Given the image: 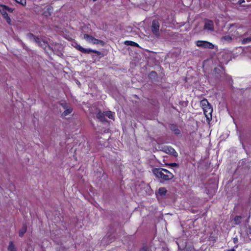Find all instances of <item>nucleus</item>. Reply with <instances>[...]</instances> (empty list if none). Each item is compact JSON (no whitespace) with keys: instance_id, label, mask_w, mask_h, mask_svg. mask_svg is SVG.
<instances>
[{"instance_id":"nucleus-30","label":"nucleus","mask_w":251,"mask_h":251,"mask_svg":"<svg viewBox=\"0 0 251 251\" xmlns=\"http://www.w3.org/2000/svg\"><path fill=\"white\" fill-rule=\"evenodd\" d=\"M140 251H148V248L147 247H144Z\"/></svg>"},{"instance_id":"nucleus-34","label":"nucleus","mask_w":251,"mask_h":251,"mask_svg":"<svg viewBox=\"0 0 251 251\" xmlns=\"http://www.w3.org/2000/svg\"><path fill=\"white\" fill-rule=\"evenodd\" d=\"M2 16H3V17H4V19H6V18H8L9 17L7 13L3 14V15H2Z\"/></svg>"},{"instance_id":"nucleus-3","label":"nucleus","mask_w":251,"mask_h":251,"mask_svg":"<svg viewBox=\"0 0 251 251\" xmlns=\"http://www.w3.org/2000/svg\"><path fill=\"white\" fill-rule=\"evenodd\" d=\"M83 38L88 42L91 43L94 45H97L99 44H101L103 45L104 43L102 41L96 39L93 36L86 34H84Z\"/></svg>"},{"instance_id":"nucleus-7","label":"nucleus","mask_w":251,"mask_h":251,"mask_svg":"<svg viewBox=\"0 0 251 251\" xmlns=\"http://www.w3.org/2000/svg\"><path fill=\"white\" fill-rule=\"evenodd\" d=\"M61 105L62 106L63 109H64V111L62 113V115L64 117L66 116L71 113L73 111L72 108L69 106L67 103L62 102L61 104Z\"/></svg>"},{"instance_id":"nucleus-9","label":"nucleus","mask_w":251,"mask_h":251,"mask_svg":"<svg viewBox=\"0 0 251 251\" xmlns=\"http://www.w3.org/2000/svg\"><path fill=\"white\" fill-rule=\"evenodd\" d=\"M203 29L210 31H213L214 28L213 22L211 21H206L205 23Z\"/></svg>"},{"instance_id":"nucleus-1","label":"nucleus","mask_w":251,"mask_h":251,"mask_svg":"<svg viewBox=\"0 0 251 251\" xmlns=\"http://www.w3.org/2000/svg\"><path fill=\"white\" fill-rule=\"evenodd\" d=\"M152 172L157 177L164 180H170L174 177L173 174L165 169L154 168L153 169Z\"/></svg>"},{"instance_id":"nucleus-26","label":"nucleus","mask_w":251,"mask_h":251,"mask_svg":"<svg viewBox=\"0 0 251 251\" xmlns=\"http://www.w3.org/2000/svg\"><path fill=\"white\" fill-rule=\"evenodd\" d=\"M27 37L31 40L33 41L35 36H34L32 34H27Z\"/></svg>"},{"instance_id":"nucleus-20","label":"nucleus","mask_w":251,"mask_h":251,"mask_svg":"<svg viewBox=\"0 0 251 251\" xmlns=\"http://www.w3.org/2000/svg\"><path fill=\"white\" fill-rule=\"evenodd\" d=\"M221 40L227 42H230L232 40V37L229 35L223 36Z\"/></svg>"},{"instance_id":"nucleus-25","label":"nucleus","mask_w":251,"mask_h":251,"mask_svg":"<svg viewBox=\"0 0 251 251\" xmlns=\"http://www.w3.org/2000/svg\"><path fill=\"white\" fill-rule=\"evenodd\" d=\"M172 130L174 131L176 134H179L180 133V131L176 128V126H172L171 127Z\"/></svg>"},{"instance_id":"nucleus-11","label":"nucleus","mask_w":251,"mask_h":251,"mask_svg":"<svg viewBox=\"0 0 251 251\" xmlns=\"http://www.w3.org/2000/svg\"><path fill=\"white\" fill-rule=\"evenodd\" d=\"M166 152L170 153L171 154L176 156L177 155V153L175 151L174 149L172 147H169L166 149Z\"/></svg>"},{"instance_id":"nucleus-37","label":"nucleus","mask_w":251,"mask_h":251,"mask_svg":"<svg viewBox=\"0 0 251 251\" xmlns=\"http://www.w3.org/2000/svg\"><path fill=\"white\" fill-rule=\"evenodd\" d=\"M244 2V0H239V1H238V3L239 4H241L242 2Z\"/></svg>"},{"instance_id":"nucleus-13","label":"nucleus","mask_w":251,"mask_h":251,"mask_svg":"<svg viewBox=\"0 0 251 251\" xmlns=\"http://www.w3.org/2000/svg\"><path fill=\"white\" fill-rule=\"evenodd\" d=\"M242 217L241 216H237L233 219L234 225H239L241 223V219Z\"/></svg>"},{"instance_id":"nucleus-31","label":"nucleus","mask_w":251,"mask_h":251,"mask_svg":"<svg viewBox=\"0 0 251 251\" xmlns=\"http://www.w3.org/2000/svg\"><path fill=\"white\" fill-rule=\"evenodd\" d=\"M5 20H6L7 23L8 24H11V19H10L9 17H8V18H6Z\"/></svg>"},{"instance_id":"nucleus-32","label":"nucleus","mask_w":251,"mask_h":251,"mask_svg":"<svg viewBox=\"0 0 251 251\" xmlns=\"http://www.w3.org/2000/svg\"><path fill=\"white\" fill-rule=\"evenodd\" d=\"M6 10H7V11H8L9 12H12L13 11V10L12 8H9L7 6H6Z\"/></svg>"},{"instance_id":"nucleus-19","label":"nucleus","mask_w":251,"mask_h":251,"mask_svg":"<svg viewBox=\"0 0 251 251\" xmlns=\"http://www.w3.org/2000/svg\"><path fill=\"white\" fill-rule=\"evenodd\" d=\"M33 42L37 44L39 46H41L42 47H43V41H41V40L39 38L35 37L33 40Z\"/></svg>"},{"instance_id":"nucleus-4","label":"nucleus","mask_w":251,"mask_h":251,"mask_svg":"<svg viewBox=\"0 0 251 251\" xmlns=\"http://www.w3.org/2000/svg\"><path fill=\"white\" fill-rule=\"evenodd\" d=\"M196 45L205 49H213L214 45L211 43L205 41L199 40L196 42Z\"/></svg>"},{"instance_id":"nucleus-10","label":"nucleus","mask_w":251,"mask_h":251,"mask_svg":"<svg viewBox=\"0 0 251 251\" xmlns=\"http://www.w3.org/2000/svg\"><path fill=\"white\" fill-rule=\"evenodd\" d=\"M105 115H104V112H99L97 114V118L99 119L101 122H105L106 121V120L105 119Z\"/></svg>"},{"instance_id":"nucleus-2","label":"nucleus","mask_w":251,"mask_h":251,"mask_svg":"<svg viewBox=\"0 0 251 251\" xmlns=\"http://www.w3.org/2000/svg\"><path fill=\"white\" fill-rule=\"evenodd\" d=\"M159 27V22L157 20H153L151 25V30L153 34L157 38L160 36Z\"/></svg>"},{"instance_id":"nucleus-38","label":"nucleus","mask_w":251,"mask_h":251,"mask_svg":"<svg viewBox=\"0 0 251 251\" xmlns=\"http://www.w3.org/2000/svg\"><path fill=\"white\" fill-rule=\"evenodd\" d=\"M235 247L237 248L238 247V245H236Z\"/></svg>"},{"instance_id":"nucleus-27","label":"nucleus","mask_w":251,"mask_h":251,"mask_svg":"<svg viewBox=\"0 0 251 251\" xmlns=\"http://www.w3.org/2000/svg\"><path fill=\"white\" fill-rule=\"evenodd\" d=\"M17 3H20L22 5L25 4V0H15Z\"/></svg>"},{"instance_id":"nucleus-39","label":"nucleus","mask_w":251,"mask_h":251,"mask_svg":"<svg viewBox=\"0 0 251 251\" xmlns=\"http://www.w3.org/2000/svg\"><path fill=\"white\" fill-rule=\"evenodd\" d=\"M96 0H93L94 1H95Z\"/></svg>"},{"instance_id":"nucleus-22","label":"nucleus","mask_w":251,"mask_h":251,"mask_svg":"<svg viewBox=\"0 0 251 251\" xmlns=\"http://www.w3.org/2000/svg\"><path fill=\"white\" fill-rule=\"evenodd\" d=\"M125 44L126 45H130L132 46L138 47V45L137 43L131 41H126L125 42Z\"/></svg>"},{"instance_id":"nucleus-33","label":"nucleus","mask_w":251,"mask_h":251,"mask_svg":"<svg viewBox=\"0 0 251 251\" xmlns=\"http://www.w3.org/2000/svg\"><path fill=\"white\" fill-rule=\"evenodd\" d=\"M171 166H172V167H176L177 166V164L176 163H171Z\"/></svg>"},{"instance_id":"nucleus-5","label":"nucleus","mask_w":251,"mask_h":251,"mask_svg":"<svg viewBox=\"0 0 251 251\" xmlns=\"http://www.w3.org/2000/svg\"><path fill=\"white\" fill-rule=\"evenodd\" d=\"M230 28H233L230 31V32L231 33V35L232 36H233V38H235L237 39L238 38H240L243 36H247L248 35L247 33H245L244 35L240 34L239 30H241V29L240 28H238L237 29L236 28L235 29H234L235 27L234 25H231Z\"/></svg>"},{"instance_id":"nucleus-17","label":"nucleus","mask_w":251,"mask_h":251,"mask_svg":"<svg viewBox=\"0 0 251 251\" xmlns=\"http://www.w3.org/2000/svg\"><path fill=\"white\" fill-rule=\"evenodd\" d=\"M52 12V8L50 7H48L47 8V11H45L44 13V14L45 16L48 17L49 16H50L51 13Z\"/></svg>"},{"instance_id":"nucleus-23","label":"nucleus","mask_w":251,"mask_h":251,"mask_svg":"<svg viewBox=\"0 0 251 251\" xmlns=\"http://www.w3.org/2000/svg\"><path fill=\"white\" fill-rule=\"evenodd\" d=\"M0 11L2 15H3V14H6L7 13L6 6L5 5H0Z\"/></svg>"},{"instance_id":"nucleus-15","label":"nucleus","mask_w":251,"mask_h":251,"mask_svg":"<svg viewBox=\"0 0 251 251\" xmlns=\"http://www.w3.org/2000/svg\"><path fill=\"white\" fill-rule=\"evenodd\" d=\"M105 116L108 117L109 119H113L114 117V114L111 111L104 112Z\"/></svg>"},{"instance_id":"nucleus-12","label":"nucleus","mask_w":251,"mask_h":251,"mask_svg":"<svg viewBox=\"0 0 251 251\" xmlns=\"http://www.w3.org/2000/svg\"><path fill=\"white\" fill-rule=\"evenodd\" d=\"M44 44L43 48H44L45 50L47 52L49 53L50 52L54 51V50L47 44L45 43V42H43Z\"/></svg>"},{"instance_id":"nucleus-16","label":"nucleus","mask_w":251,"mask_h":251,"mask_svg":"<svg viewBox=\"0 0 251 251\" xmlns=\"http://www.w3.org/2000/svg\"><path fill=\"white\" fill-rule=\"evenodd\" d=\"M27 230L26 226L24 225L22 228L19 231V236L20 237H23L24 234L26 232Z\"/></svg>"},{"instance_id":"nucleus-21","label":"nucleus","mask_w":251,"mask_h":251,"mask_svg":"<svg viewBox=\"0 0 251 251\" xmlns=\"http://www.w3.org/2000/svg\"><path fill=\"white\" fill-rule=\"evenodd\" d=\"M167 193V190L164 187H161L158 190V193L161 196L165 195Z\"/></svg>"},{"instance_id":"nucleus-28","label":"nucleus","mask_w":251,"mask_h":251,"mask_svg":"<svg viewBox=\"0 0 251 251\" xmlns=\"http://www.w3.org/2000/svg\"><path fill=\"white\" fill-rule=\"evenodd\" d=\"M192 247L191 246L188 247L187 245L183 250V251H191Z\"/></svg>"},{"instance_id":"nucleus-14","label":"nucleus","mask_w":251,"mask_h":251,"mask_svg":"<svg viewBox=\"0 0 251 251\" xmlns=\"http://www.w3.org/2000/svg\"><path fill=\"white\" fill-rule=\"evenodd\" d=\"M200 103L201 107L202 108V109L209 104V102L207 101L206 99H205L201 100V101Z\"/></svg>"},{"instance_id":"nucleus-8","label":"nucleus","mask_w":251,"mask_h":251,"mask_svg":"<svg viewBox=\"0 0 251 251\" xmlns=\"http://www.w3.org/2000/svg\"><path fill=\"white\" fill-rule=\"evenodd\" d=\"M76 45L75 46L78 50H79V51L83 52V53H89L90 52H94V53H99V51H97V50H91V49H85V48H83V47H82L80 45H78L77 44H75Z\"/></svg>"},{"instance_id":"nucleus-29","label":"nucleus","mask_w":251,"mask_h":251,"mask_svg":"<svg viewBox=\"0 0 251 251\" xmlns=\"http://www.w3.org/2000/svg\"><path fill=\"white\" fill-rule=\"evenodd\" d=\"M238 239L237 237L233 238V242L234 244H237L238 243Z\"/></svg>"},{"instance_id":"nucleus-6","label":"nucleus","mask_w":251,"mask_h":251,"mask_svg":"<svg viewBox=\"0 0 251 251\" xmlns=\"http://www.w3.org/2000/svg\"><path fill=\"white\" fill-rule=\"evenodd\" d=\"M204 114L207 120L210 121L212 119V113L213 108L210 104L203 109Z\"/></svg>"},{"instance_id":"nucleus-18","label":"nucleus","mask_w":251,"mask_h":251,"mask_svg":"<svg viewBox=\"0 0 251 251\" xmlns=\"http://www.w3.org/2000/svg\"><path fill=\"white\" fill-rule=\"evenodd\" d=\"M8 251H16L15 246L13 242H10L9 243L8 247Z\"/></svg>"},{"instance_id":"nucleus-36","label":"nucleus","mask_w":251,"mask_h":251,"mask_svg":"<svg viewBox=\"0 0 251 251\" xmlns=\"http://www.w3.org/2000/svg\"><path fill=\"white\" fill-rule=\"evenodd\" d=\"M226 251H235V249H231L229 250H227Z\"/></svg>"},{"instance_id":"nucleus-24","label":"nucleus","mask_w":251,"mask_h":251,"mask_svg":"<svg viewBox=\"0 0 251 251\" xmlns=\"http://www.w3.org/2000/svg\"><path fill=\"white\" fill-rule=\"evenodd\" d=\"M251 42V37L244 38L242 41V44L243 45L249 43Z\"/></svg>"},{"instance_id":"nucleus-35","label":"nucleus","mask_w":251,"mask_h":251,"mask_svg":"<svg viewBox=\"0 0 251 251\" xmlns=\"http://www.w3.org/2000/svg\"><path fill=\"white\" fill-rule=\"evenodd\" d=\"M249 233L251 235V226H250L249 228Z\"/></svg>"}]
</instances>
